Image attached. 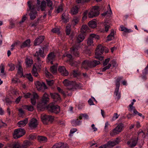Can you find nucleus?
Here are the masks:
<instances>
[{
	"mask_svg": "<svg viewBox=\"0 0 148 148\" xmlns=\"http://www.w3.org/2000/svg\"><path fill=\"white\" fill-rule=\"evenodd\" d=\"M33 75L35 77H37L38 75V74L37 72V69L34 66H33L32 71Z\"/></svg>",
	"mask_w": 148,
	"mask_h": 148,
	"instance_id": "nucleus-35",
	"label": "nucleus"
},
{
	"mask_svg": "<svg viewBox=\"0 0 148 148\" xmlns=\"http://www.w3.org/2000/svg\"><path fill=\"white\" fill-rule=\"evenodd\" d=\"M104 51V48L101 45H98L96 49L95 54L96 56L95 58L98 59L99 60H102L103 59V57L99 56L103 53Z\"/></svg>",
	"mask_w": 148,
	"mask_h": 148,
	"instance_id": "nucleus-4",
	"label": "nucleus"
},
{
	"mask_svg": "<svg viewBox=\"0 0 148 148\" xmlns=\"http://www.w3.org/2000/svg\"><path fill=\"white\" fill-rule=\"evenodd\" d=\"M88 26L92 28H94L96 27L97 23L95 21H92L88 23Z\"/></svg>",
	"mask_w": 148,
	"mask_h": 148,
	"instance_id": "nucleus-30",
	"label": "nucleus"
},
{
	"mask_svg": "<svg viewBox=\"0 0 148 148\" xmlns=\"http://www.w3.org/2000/svg\"><path fill=\"white\" fill-rule=\"evenodd\" d=\"M136 114H134H134H129L127 115V117L128 119H130L131 117H133Z\"/></svg>",
	"mask_w": 148,
	"mask_h": 148,
	"instance_id": "nucleus-61",
	"label": "nucleus"
},
{
	"mask_svg": "<svg viewBox=\"0 0 148 148\" xmlns=\"http://www.w3.org/2000/svg\"><path fill=\"white\" fill-rule=\"evenodd\" d=\"M58 71L61 73V75L63 76H67L69 74V73L64 66H60L58 68Z\"/></svg>",
	"mask_w": 148,
	"mask_h": 148,
	"instance_id": "nucleus-16",
	"label": "nucleus"
},
{
	"mask_svg": "<svg viewBox=\"0 0 148 148\" xmlns=\"http://www.w3.org/2000/svg\"><path fill=\"white\" fill-rule=\"evenodd\" d=\"M114 31L113 29H112L110 34L107 37V40L108 41H110L112 40V38L114 37Z\"/></svg>",
	"mask_w": 148,
	"mask_h": 148,
	"instance_id": "nucleus-33",
	"label": "nucleus"
},
{
	"mask_svg": "<svg viewBox=\"0 0 148 148\" xmlns=\"http://www.w3.org/2000/svg\"><path fill=\"white\" fill-rule=\"evenodd\" d=\"M44 39V37L40 36L35 39L34 41V45L35 46L39 45L42 43Z\"/></svg>",
	"mask_w": 148,
	"mask_h": 148,
	"instance_id": "nucleus-18",
	"label": "nucleus"
},
{
	"mask_svg": "<svg viewBox=\"0 0 148 148\" xmlns=\"http://www.w3.org/2000/svg\"><path fill=\"white\" fill-rule=\"evenodd\" d=\"M123 127V124L122 123H119L114 129L111 132L110 134L111 136H113L119 134L122 130V129Z\"/></svg>",
	"mask_w": 148,
	"mask_h": 148,
	"instance_id": "nucleus-12",
	"label": "nucleus"
},
{
	"mask_svg": "<svg viewBox=\"0 0 148 148\" xmlns=\"http://www.w3.org/2000/svg\"><path fill=\"white\" fill-rule=\"evenodd\" d=\"M31 103H32V104L33 105H35L36 103V102L35 99L34 98H31Z\"/></svg>",
	"mask_w": 148,
	"mask_h": 148,
	"instance_id": "nucleus-64",
	"label": "nucleus"
},
{
	"mask_svg": "<svg viewBox=\"0 0 148 148\" xmlns=\"http://www.w3.org/2000/svg\"><path fill=\"white\" fill-rule=\"evenodd\" d=\"M37 139L40 142H45L47 140V139L46 137L42 136H38L37 137Z\"/></svg>",
	"mask_w": 148,
	"mask_h": 148,
	"instance_id": "nucleus-36",
	"label": "nucleus"
},
{
	"mask_svg": "<svg viewBox=\"0 0 148 148\" xmlns=\"http://www.w3.org/2000/svg\"><path fill=\"white\" fill-rule=\"evenodd\" d=\"M18 111L19 114H20L21 116L22 115L24 114V111L21 108L19 109Z\"/></svg>",
	"mask_w": 148,
	"mask_h": 148,
	"instance_id": "nucleus-60",
	"label": "nucleus"
},
{
	"mask_svg": "<svg viewBox=\"0 0 148 148\" xmlns=\"http://www.w3.org/2000/svg\"><path fill=\"white\" fill-rule=\"evenodd\" d=\"M111 66V64H109L108 66L105 67L104 68L102 69V71L104 72L106 70L109 69Z\"/></svg>",
	"mask_w": 148,
	"mask_h": 148,
	"instance_id": "nucleus-49",
	"label": "nucleus"
},
{
	"mask_svg": "<svg viewBox=\"0 0 148 148\" xmlns=\"http://www.w3.org/2000/svg\"><path fill=\"white\" fill-rule=\"evenodd\" d=\"M46 55L44 53L43 49H40L38 51H36L34 56L35 57H36V59L38 62H39L41 61L40 57L44 58Z\"/></svg>",
	"mask_w": 148,
	"mask_h": 148,
	"instance_id": "nucleus-13",
	"label": "nucleus"
},
{
	"mask_svg": "<svg viewBox=\"0 0 148 148\" xmlns=\"http://www.w3.org/2000/svg\"><path fill=\"white\" fill-rule=\"evenodd\" d=\"M73 75L74 77H77L79 76V74L75 70L73 71Z\"/></svg>",
	"mask_w": 148,
	"mask_h": 148,
	"instance_id": "nucleus-58",
	"label": "nucleus"
},
{
	"mask_svg": "<svg viewBox=\"0 0 148 148\" xmlns=\"http://www.w3.org/2000/svg\"><path fill=\"white\" fill-rule=\"evenodd\" d=\"M78 8L76 6L73 7L71 10V13L72 14H76L78 12Z\"/></svg>",
	"mask_w": 148,
	"mask_h": 148,
	"instance_id": "nucleus-29",
	"label": "nucleus"
},
{
	"mask_svg": "<svg viewBox=\"0 0 148 148\" xmlns=\"http://www.w3.org/2000/svg\"><path fill=\"white\" fill-rule=\"evenodd\" d=\"M16 68H18V73L19 74L23 75V69L20 63L18 64L16 66Z\"/></svg>",
	"mask_w": 148,
	"mask_h": 148,
	"instance_id": "nucleus-31",
	"label": "nucleus"
},
{
	"mask_svg": "<svg viewBox=\"0 0 148 148\" xmlns=\"http://www.w3.org/2000/svg\"><path fill=\"white\" fill-rule=\"evenodd\" d=\"M99 38V36L95 34H92L90 35L89 37L88 38L87 43L88 45V46H93V39H98Z\"/></svg>",
	"mask_w": 148,
	"mask_h": 148,
	"instance_id": "nucleus-11",
	"label": "nucleus"
},
{
	"mask_svg": "<svg viewBox=\"0 0 148 148\" xmlns=\"http://www.w3.org/2000/svg\"><path fill=\"white\" fill-rule=\"evenodd\" d=\"M79 21V18L77 17H74L72 21V23L74 25H75Z\"/></svg>",
	"mask_w": 148,
	"mask_h": 148,
	"instance_id": "nucleus-42",
	"label": "nucleus"
},
{
	"mask_svg": "<svg viewBox=\"0 0 148 148\" xmlns=\"http://www.w3.org/2000/svg\"><path fill=\"white\" fill-rule=\"evenodd\" d=\"M119 115H118L117 113H114L112 119L113 121L119 117Z\"/></svg>",
	"mask_w": 148,
	"mask_h": 148,
	"instance_id": "nucleus-53",
	"label": "nucleus"
},
{
	"mask_svg": "<svg viewBox=\"0 0 148 148\" xmlns=\"http://www.w3.org/2000/svg\"><path fill=\"white\" fill-rule=\"evenodd\" d=\"M50 95L51 97L53 99L54 101H60L61 99L60 95L57 93H51Z\"/></svg>",
	"mask_w": 148,
	"mask_h": 148,
	"instance_id": "nucleus-19",
	"label": "nucleus"
},
{
	"mask_svg": "<svg viewBox=\"0 0 148 148\" xmlns=\"http://www.w3.org/2000/svg\"><path fill=\"white\" fill-rule=\"evenodd\" d=\"M50 70L52 73H56L57 71V67L55 66H53L51 67Z\"/></svg>",
	"mask_w": 148,
	"mask_h": 148,
	"instance_id": "nucleus-41",
	"label": "nucleus"
},
{
	"mask_svg": "<svg viewBox=\"0 0 148 148\" xmlns=\"http://www.w3.org/2000/svg\"><path fill=\"white\" fill-rule=\"evenodd\" d=\"M47 84L49 86H52L54 83V81L53 80H47Z\"/></svg>",
	"mask_w": 148,
	"mask_h": 148,
	"instance_id": "nucleus-52",
	"label": "nucleus"
},
{
	"mask_svg": "<svg viewBox=\"0 0 148 148\" xmlns=\"http://www.w3.org/2000/svg\"><path fill=\"white\" fill-rule=\"evenodd\" d=\"M52 148H69L68 145L63 143H57L54 145Z\"/></svg>",
	"mask_w": 148,
	"mask_h": 148,
	"instance_id": "nucleus-17",
	"label": "nucleus"
},
{
	"mask_svg": "<svg viewBox=\"0 0 148 148\" xmlns=\"http://www.w3.org/2000/svg\"><path fill=\"white\" fill-rule=\"evenodd\" d=\"M12 82H13V83L16 84V83L19 82L20 80L19 79L17 78H15L13 79L12 80Z\"/></svg>",
	"mask_w": 148,
	"mask_h": 148,
	"instance_id": "nucleus-57",
	"label": "nucleus"
},
{
	"mask_svg": "<svg viewBox=\"0 0 148 148\" xmlns=\"http://www.w3.org/2000/svg\"><path fill=\"white\" fill-rule=\"evenodd\" d=\"M148 73V69L145 68L143 71V75H145Z\"/></svg>",
	"mask_w": 148,
	"mask_h": 148,
	"instance_id": "nucleus-62",
	"label": "nucleus"
},
{
	"mask_svg": "<svg viewBox=\"0 0 148 148\" xmlns=\"http://www.w3.org/2000/svg\"><path fill=\"white\" fill-rule=\"evenodd\" d=\"M137 140L136 139L133 140L132 142V144L130 145V147H132L135 146L137 143Z\"/></svg>",
	"mask_w": 148,
	"mask_h": 148,
	"instance_id": "nucleus-47",
	"label": "nucleus"
},
{
	"mask_svg": "<svg viewBox=\"0 0 148 148\" xmlns=\"http://www.w3.org/2000/svg\"><path fill=\"white\" fill-rule=\"evenodd\" d=\"M35 85L38 90L39 91L45 90L47 88L44 83L38 81L36 82Z\"/></svg>",
	"mask_w": 148,
	"mask_h": 148,
	"instance_id": "nucleus-14",
	"label": "nucleus"
},
{
	"mask_svg": "<svg viewBox=\"0 0 148 148\" xmlns=\"http://www.w3.org/2000/svg\"><path fill=\"white\" fill-rule=\"evenodd\" d=\"M110 27V26L109 25L106 24L104 25L105 30L106 32H107L108 31Z\"/></svg>",
	"mask_w": 148,
	"mask_h": 148,
	"instance_id": "nucleus-55",
	"label": "nucleus"
},
{
	"mask_svg": "<svg viewBox=\"0 0 148 148\" xmlns=\"http://www.w3.org/2000/svg\"><path fill=\"white\" fill-rule=\"evenodd\" d=\"M49 95L45 93L42 97L40 102L38 104L37 108L40 109L44 108L45 104L49 102Z\"/></svg>",
	"mask_w": 148,
	"mask_h": 148,
	"instance_id": "nucleus-2",
	"label": "nucleus"
},
{
	"mask_svg": "<svg viewBox=\"0 0 148 148\" xmlns=\"http://www.w3.org/2000/svg\"><path fill=\"white\" fill-rule=\"evenodd\" d=\"M83 32H84H84L85 31H83ZM85 34H79L77 38V42L78 43H80L81 42H82L84 39V36L85 35Z\"/></svg>",
	"mask_w": 148,
	"mask_h": 148,
	"instance_id": "nucleus-23",
	"label": "nucleus"
},
{
	"mask_svg": "<svg viewBox=\"0 0 148 148\" xmlns=\"http://www.w3.org/2000/svg\"><path fill=\"white\" fill-rule=\"evenodd\" d=\"M23 109L30 111H32L34 110L33 107L31 105H25L23 106Z\"/></svg>",
	"mask_w": 148,
	"mask_h": 148,
	"instance_id": "nucleus-32",
	"label": "nucleus"
},
{
	"mask_svg": "<svg viewBox=\"0 0 148 148\" xmlns=\"http://www.w3.org/2000/svg\"><path fill=\"white\" fill-rule=\"evenodd\" d=\"M38 125V122L37 119L34 118L31 119L29 124V127L32 128H35Z\"/></svg>",
	"mask_w": 148,
	"mask_h": 148,
	"instance_id": "nucleus-15",
	"label": "nucleus"
},
{
	"mask_svg": "<svg viewBox=\"0 0 148 148\" xmlns=\"http://www.w3.org/2000/svg\"><path fill=\"white\" fill-rule=\"evenodd\" d=\"M110 60V58H107L105 59V61L103 62V65L104 66H105L107 65Z\"/></svg>",
	"mask_w": 148,
	"mask_h": 148,
	"instance_id": "nucleus-56",
	"label": "nucleus"
},
{
	"mask_svg": "<svg viewBox=\"0 0 148 148\" xmlns=\"http://www.w3.org/2000/svg\"><path fill=\"white\" fill-rule=\"evenodd\" d=\"M136 100L135 99L132 100V102L131 104H130L129 106V108L128 109V110L132 112V111H133V113L134 114H137L139 116L142 117L143 119L145 118V116L142 115V114L138 112L137 110L135 109V107L133 106L134 103L135 102Z\"/></svg>",
	"mask_w": 148,
	"mask_h": 148,
	"instance_id": "nucleus-8",
	"label": "nucleus"
},
{
	"mask_svg": "<svg viewBox=\"0 0 148 148\" xmlns=\"http://www.w3.org/2000/svg\"><path fill=\"white\" fill-rule=\"evenodd\" d=\"M49 113H58L60 112V107L58 105H55L53 103L49 104L46 107Z\"/></svg>",
	"mask_w": 148,
	"mask_h": 148,
	"instance_id": "nucleus-3",
	"label": "nucleus"
},
{
	"mask_svg": "<svg viewBox=\"0 0 148 148\" xmlns=\"http://www.w3.org/2000/svg\"><path fill=\"white\" fill-rule=\"evenodd\" d=\"M0 68L1 69V73H0V75L2 77H5L6 76V74L5 73H4V66L3 64H1L0 66Z\"/></svg>",
	"mask_w": 148,
	"mask_h": 148,
	"instance_id": "nucleus-28",
	"label": "nucleus"
},
{
	"mask_svg": "<svg viewBox=\"0 0 148 148\" xmlns=\"http://www.w3.org/2000/svg\"><path fill=\"white\" fill-rule=\"evenodd\" d=\"M26 77L30 81L32 82L33 81V77L31 73L27 74L26 75Z\"/></svg>",
	"mask_w": 148,
	"mask_h": 148,
	"instance_id": "nucleus-46",
	"label": "nucleus"
},
{
	"mask_svg": "<svg viewBox=\"0 0 148 148\" xmlns=\"http://www.w3.org/2000/svg\"><path fill=\"white\" fill-rule=\"evenodd\" d=\"M121 31H123L126 33H130L133 31L131 29H128L124 27H121Z\"/></svg>",
	"mask_w": 148,
	"mask_h": 148,
	"instance_id": "nucleus-37",
	"label": "nucleus"
},
{
	"mask_svg": "<svg viewBox=\"0 0 148 148\" xmlns=\"http://www.w3.org/2000/svg\"><path fill=\"white\" fill-rule=\"evenodd\" d=\"M5 100V103H7V104H10L12 103V101H10V99L8 98H6L5 100H3V101Z\"/></svg>",
	"mask_w": 148,
	"mask_h": 148,
	"instance_id": "nucleus-54",
	"label": "nucleus"
},
{
	"mask_svg": "<svg viewBox=\"0 0 148 148\" xmlns=\"http://www.w3.org/2000/svg\"><path fill=\"white\" fill-rule=\"evenodd\" d=\"M53 120V116L51 115H45L41 116V120L45 124H47L49 122H52Z\"/></svg>",
	"mask_w": 148,
	"mask_h": 148,
	"instance_id": "nucleus-9",
	"label": "nucleus"
},
{
	"mask_svg": "<svg viewBox=\"0 0 148 148\" xmlns=\"http://www.w3.org/2000/svg\"><path fill=\"white\" fill-rule=\"evenodd\" d=\"M66 35H69L70 34L71 32V28L69 26H68L66 27Z\"/></svg>",
	"mask_w": 148,
	"mask_h": 148,
	"instance_id": "nucleus-48",
	"label": "nucleus"
},
{
	"mask_svg": "<svg viewBox=\"0 0 148 148\" xmlns=\"http://www.w3.org/2000/svg\"><path fill=\"white\" fill-rule=\"evenodd\" d=\"M12 146V148H22L20 144L18 142H16L13 143Z\"/></svg>",
	"mask_w": 148,
	"mask_h": 148,
	"instance_id": "nucleus-38",
	"label": "nucleus"
},
{
	"mask_svg": "<svg viewBox=\"0 0 148 148\" xmlns=\"http://www.w3.org/2000/svg\"><path fill=\"white\" fill-rule=\"evenodd\" d=\"M47 6L49 7H52V3L51 1L50 0H47Z\"/></svg>",
	"mask_w": 148,
	"mask_h": 148,
	"instance_id": "nucleus-51",
	"label": "nucleus"
},
{
	"mask_svg": "<svg viewBox=\"0 0 148 148\" xmlns=\"http://www.w3.org/2000/svg\"><path fill=\"white\" fill-rule=\"evenodd\" d=\"M55 56L53 53L51 52L48 54V59L49 60H52L54 57Z\"/></svg>",
	"mask_w": 148,
	"mask_h": 148,
	"instance_id": "nucleus-43",
	"label": "nucleus"
},
{
	"mask_svg": "<svg viewBox=\"0 0 148 148\" xmlns=\"http://www.w3.org/2000/svg\"><path fill=\"white\" fill-rule=\"evenodd\" d=\"M68 62L69 64H70L71 66H74V61L73 60V59L69 60H68Z\"/></svg>",
	"mask_w": 148,
	"mask_h": 148,
	"instance_id": "nucleus-63",
	"label": "nucleus"
},
{
	"mask_svg": "<svg viewBox=\"0 0 148 148\" xmlns=\"http://www.w3.org/2000/svg\"><path fill=\"white\" fill-rule=\"evenodd\" d=\"M28 118H25L23 121H20L18 123V127H23L25 126L28 122Z\"/></svg>",
	"mask_w": 148,
	"mask_h": 148,
	"instance_id": "nucleus-22",
	"label": "nucleus"
},
{
	"mask_svg": "<svg viewBox=\"0 0 148 148\" xmlns=\"http://www.w3.org/2000/svg\"><path fill=\"white\" fill-rule=\"evenodd\" d=\"M44 70L45 71V73L46 74V75L48 77H50V76H51V75L50 74V73L49 72H48L47 69L45 67L44 69Z\"/></svg>",
	"mask_w": 148,
	"mask_h": 148,
	"instance_id": "nucleus-50",
	"label": "nucleus"
},
{
	"mask_svg": "<svg viewBox=\"0 0 148 148\" xmlns=\"http://www.w3.org/2000/svg\"><path fill=\"white\" fill-rule=\"evenodd\" d=\"M30 40L29 39H27L23 42L20 47L21 48H24L26 47H30Z\"/></svg>",
	"mask_w": 148,
	"mask_h": 148,
	"instance_id": "nucleus-20",
	"label": "nucleus"
},
{
	"mask_svg": "<svg viewBox=\"0 0 148 148\" xmlns=\"http://www.w3.org/2000/svg\"><path fill=\"white\" fill-rule=\"evenodd\" d=\"M52 32H53L54 33H58L59 31V29L58 28H56L53 29L52 30Z\"/></svg>",
	"mask_w": 148,
	"mask_h": 148,
	"instance_id": "nucleus-59",
	"label": "nucleus"
},
{
	"mask_svg": "<svg viewBox=\"0 0 148 148\" xmlns=\"http://www.w3.org/2000/svg\"><path fill=\"white\" fill-rule=\"evenodd\" d=\"M89 61L85 60L82 63V66L85 69H87L88 67L90 68Z\"/></svg>",
	"mask_w": 148,
	"mask_h": 148,
	"instance_id": "nucleus-27",
	"label": "nucleus"
},
{
	"mask_svg": "<svg viewBox=\"0 0 148 148\" xmlns=\"http://www.w3.org/2000/svg\"><path fill=\"white\" fill-rule=\"evenodd\" d=\"M36 5H34L31 3L30 1L27 2L28 6L29 9L27 10V11L29 12L30 18L31 20L34 19L37 16V12L36 9L38 11H39L41 10L43 11L45 10L46 6V2L45 1H42L40 3V0H37Z\"/></svg>",
	"mask_w": 148,
	"mask_h": 148,
	"instance_id": "nucleus-1",
	"label": "nucleus"
},
{
	"mask_svg": "<svg viewBox=\"0 0 148 148\" xmlns=\"http://www.w3.org/2000/svg\"><path fill=\"white\" fill-rule=\"evenodd\" d=\"M82 121L77 119L75 120H73L71 121V124L73 126H76L79 125L81 123Z\"/></svg>",
	"mask_w": 148,
	"mask_h": 148,
	"instance_id": "nucleus-24",
	"label": "nucleus"
},
{
	"mask_svg": "<svg viewBox=\"0 0 148 148\" xmlns=\"http://www.w3.org/2000/svg\"><path fill=\"white\" fill-rule=\"evenodd\" d=\"M8 66L10 67V68L9 69V71H12L14 70L15 69L14 65L12 63H10L8 64Z\"/></svg>",
	"mask_w": 148,
	"mask_h": 148,
	"instance_id": "nucleus-45",
	"label": "nucleus"
},
{
	"mask_svg": "<svg viewBox=\"0 0 148 148\" xmlns=\"http://www.w3.org/2000/svg\"><path fill=\"white\" fill-rule=\"evenodd\" d=\"M31 144V143L29 141H25L23 143V144L22 145V148H25V147H27V146L30 145Z\"/></svg>",
	"mask_w": 148,
	"mask_h": 148,
	"instance_id": "nucleus-39",
	"label": "nucleus"
},
{
	"mask_svg": "<svg viewBox=\"0 0 148 148\" xmlns=\"http://www.w3.org/2000/svg\"><path fill=\"white\" fill-rule=\"evenodd\" d=\"M79 48V46L78 44L75 45L71 49V54L75 57H79L80 53L78 50Z\"/></svg>",
	"mask_w": 148,
	"mask_h": 148,
	"instance_id": "nucleus-10",
	"label": "nucleus"
},
{
	"mask_svg": "<svg viewBox=\"0 0 148 148\" xmlns=\"http://www.w3.org/2000/svg\"><path fill=\"white\" fill-rule=\"evenodd\" d=\"M63 83L66 86H68L70 85H75V82L72 81L67 80V79H65L63 81Z\"/></svg>",
	"mask_w": 148,
	"mask_h": 148,
	"instance_id": "nucleus-25",
	"label": "nucleus"
},
{
	"mask_svg": "<svg viewBox=\"0 0 148 148\" xmlns=\"http://www.w3.org/2000/svg\"><path fill=\"white\" fill-rule=\"evenodd\" d=\"M107 145V147H112L117 144V142L116 141H109L106 144Z\"/></svg>",
	"mask_w": 148,
	"mask_h": 148,
	"instance_id": "nucleus-26",
	"label": "nucleus"
},
{
	"mask_svg": "<svg viewBox=\"0 0 148 148\" xmlns=\"http://www.w3.org/2000/svg\"><path fill=\"white\" fill-rule=\"evenodd\" d=\"M101 9L98 6H94L90 10L88 14V17L92 18L98 16L99 14V10Z\"/></svg>",
	"mask_w": 148,
	"mask_h": 148,
	"instance_id": "nucleus-5",
	"label": "nucleus"
},
{
	"mask_svg": "<svg viewBox=\"0 0 148 148\" xmlns=\"http://www.w3.org/2000/svg\"><path fill=\"white\" fill-rule=\"evenodd\" d=\"M25 62L27 65L28 66H31V64H33V60L30 58H26L25 60Z\"/></svg>",
	"mask_w": 148,
	"mask_h": 148,
	"instance_id": "nucleus-34",
	"label": "nucleus"
},
{
	"mask_svg": "<svg viewBox=\"0 0 148 148\" xmlns=\"http://www.w3.org/2000/svg\"><path fill=\"white\" fill-rule=\"evenodd\" d=\"M57 89L58 91L60 93L62 94V95L64 97H66V95L65 94L64 92L63 91V90H62L60 87H57Z\"/></svg>",
	"mask_w": 148,
	"mask_h": 148,
	"instance_id": "nucleus-40",
	"label": "nucleus"
},
{
	"mask_svg": "<svg viewBox=\"0 0 148 148\" xmlns=\"http://www.w3.org/2000/svg\"><path fill=\"white\" fill-rule=\"evenodd\" d=\"M36 136L35 134H32L29 135V139L30 140H33L36 139Z\"/></svg>",
	"mask_w": 148,
	"mask_h": 148,
	"instance_id": "nucleus-44",
	"label": "nucleus"
},
{
	"mask_svg": "<svg viewBox=\"0 0 148 148\" xmlns=\"http://www.w3.org/2000/svg\"><path fill=\"white\" fill-rule=\"evenodd\" d=\"M123 79V77H118L116 81V88L114 92V94L116 96H117V99L119 100L121 97V95L120 92H119V90L120 87V82Z\"/></svg>",
	"mask_w": 148,
	"mask_h": 148,
	"instance_id": "nucleus-7",
	"label": "nucleus"
},
{
	"mask_svg": "<svg viewBox=\"0 0 148 148\" xmlns=\"http://www.w3.org/2000/svg\"><path fill=\"white\" fill-rule=\"evenodd\" d=\"M89 62L90 64V68L94 67L100 63V62L99 61L95 60L92 61H89Z\"/></svg>",
	"mask_w": 148,
	"mask_h": 148,
	"instance_id": "nucleus-21",
	"label": "nucleus"
},
{
	"mask_svg": "<svg viewBox=\"0 0 148 148\" xmlns=\"http://www.w3.org/2000/svg\"><path fill=\"white\" fill-rule=\"evenodd\" d=\"M25 134V131L22 128H18L15 130L13 137L15 139H17L23 136Z\"/></svg>",
	"mask_w": 148,
	"mask_h": 148,
	"instance_id": "nucleus-6",
	"label": "nucleus"
}]
</instances>
